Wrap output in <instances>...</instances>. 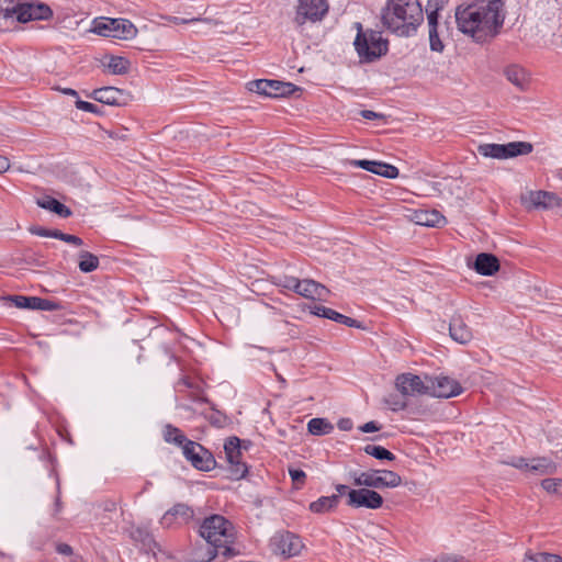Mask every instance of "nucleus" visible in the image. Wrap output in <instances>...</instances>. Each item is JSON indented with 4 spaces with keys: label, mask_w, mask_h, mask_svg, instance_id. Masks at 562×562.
Here are the masks:
<instances>
[{
    "label": "nucleus",
    "mask_w": 562,
    "mask_h": 562,
    "mask_svg": "<svg viewBox=\"0 0 562 562\" xmlns=\"http://www.w3.org/2000/svg\"><path fill=\"white\" fill-rule=\"evenodd\" d=\"M529 472L539 475L553 474L557 472V464L546 457L533 458L529 460Z\"/></svg>",
    "instance_id": "obj_27"
},
{
    "label": "nucleus",
    "mask_w": 562,
    "mask_h": 562,
    "mask_svg": "<svg viewBox=\"0 0 562 562\" xmlns=\"http://www.w3.org/2000/svg\"><path fill=\"white\" fill-rule=\"evenodd\" d=\"M415 222L424 226H441L446 223L445 216L437 210H420L415 213Z\"/></svg>",
    "instance_id": "obj_23"
},
{
    "label": "nucleus",
    "mask_w": 562,
    "mask_h": 562,
    "mask_svg": "<svg viewBox=\"0 0 562 562\" xmlns=\"http://www.w3.org/2000/svg\"><path fill=\"white\" fill-rule=\"evenodd\" d=\"M524 562H562V557L549 552H532L525 553Z\"/></svg>",
    "instance_id": "obj_34"
},
{
    "label": "nucleus",
    "mask_w": 562,
    "mask_h": 562,
    "mask_svg": "<svg viewBox=\"0 0 562 562\" xmlns=\"http://www.w3.org/2000/svg\"><path fill=\"white\" fill-rule=\"evenodd\" d=\"M355 27L357 35L353 45L361 61L372 63L386 55L389 42L382 37L380 31L364 30L360 22H356Z\"/></svg>",
    "instance_id": "obj_4"
},
{
    "label": "nucleus",
    "mask_w": 562,
    "mask_h": 562,
    "mask_svg": "<svg viewBox=\"0 0 562 562\" xmlns=\"http://www.w3.org/2000/svg\"><path fill=\"white\" fill-rule=\"evenodd\" d=\"M312 313L316 316L331 319L336 323L344 324L348 327H356V328L361 327L360 323L357 319H353L351 317L342 315V314L336 312L335 310H331V308L323 306V305H315Z\"/></svg>",
    "instance_id": "obj_21"
},
{
    "label": "nucleus",
    "mask_w": 562,
    "mask_h": 562,
    "mask_svg": "<svg viewBox=\"0 0 562 562\" xmlns=\"http://www.w3.org/2000/svg\"><path fill=\"white\" fill-rule=\"evenodd\" d=\"M37 299L38 296L10 295L5 300L18 308L37 310Z\"/></svg>",
    "instance_id": "obj_35"
},
{
    "label": "nucleus",
    "mask_w": 562,
    "mask_h": 562,
    "mask_svg": "<svg viewBox=\"0 0 562 562\" xmlns=\"http://www.w3.org/2000/svg\"><path fill=\"white\" fill-rule=\"evenodd\" d=\"M56 551L63 555H71L74 553L72 548L67 543H58Z\"/></svg>",
    "instance_id": "obj_51"
},
{
    "label": "nucleus",
    "mask_w": 562,
    "mask_h": 562,
    "mask_svg": "<svg viewBox=\"0 0 562 562\" xmlns=\"http://www.w3.org/2000/svg\"><path fill=\"white\" fill-rule=\"evenodd\" d=\"M186 386V387H193V383L190 381V379L188 376H182L179 381H178V386Z\"/></svg>",
    "instance_id": "obj_56"
},
{
    "label": "nucleus",
    "mask_w": 562,
    "mask_h": 562,
    "mask_svg": "<svg viewBox=\"0 0 562 562\" xmlns=\"http://www.w3.org/2000/svg\"><path fill=\"white\" fill-rule=\"evenodd\" d=\"M362 432H373L380 430V426L375 422H368L360 427Z\"/></svg>",
    "instance_id": "obj_52"
},
{
    "label": "nucleus",
    "mask_w": 562,
    "mask_h": 562,
    "mask_svg": "<svg viewBox=\"0 0 562 562\" xmlns=\"http://www.w3.org/2000/svg\"><path fill=\"white\" fill-rule=\"evenodd\" d=\"M435 562H465L463 558H442L439 560H436Z\"/></svg>",
    "instance_id": "obj_58"
},
{
    "label": "nucleus",
    "mask_w": 562,
    "mask_h": 562,
    "mask_svg": "<svg viewBox=\"0 0 562 562\" xmlns=\"http://www.w3.org/2000/svg\"><path fill=\"white\" fill-rule=\"evenodd\" d=\"M60 304L58 302L47 300V299H37V310L38 311H58L60 310Z\"/></svg>",
    "instance_id": "obj_43"
},
{
    "label": "nucleus",
    "mask_w": 562,
    "mask_h": 562,
    "mask_svg": "<svg viewBox=\"0 0 562 562\" xmlns=\"http://www.w3.org/2000/svg\"><path fill=\"white\" fill-rule=\"evenodd\" d=\"M131 63L121 56L111 57L108 68L114 75H124L130 70Z\"/></svg>",
    "instance_id": "obj_36"
},
{
    "label": "nucleus",
    "mask_w": 562,
    "mask_h": 562,
    "mask_svg": "<svg viewBox=\"0 0 562 562\" xmlns=\"http://www.w3.org/2000/svg\"><path fill=\"white\" fill-rule=\"evenodd\" d=\"M339 495L322 496L310 504V509L316 514L327 513L338 506Z\"/></svg>",
    "instance_id": "obj_30"
},
{
    "label": "nucleus",
    "mask_w": 562,
    "mask_h": 562,
    "mask_svg": "<svg viewBox=\"0 0 562 562\" xmlns=\"http://www.w3.org/2000/svg\"><path fill=\"white\" fill-rule=\"evenodd\" d=\"M32 12L34 20H47L53 15L52 9L43 3L33 4L32 3Z\"/></svg>",
    "instance_id": "obj_40"
},
{
    "label": "nucleus",
    "mask_w": 562,
    "mask_h": 562,
    "mask_svg": "<svg viewBox=\"0 0 562 562\" xmlns=\"http://www.w3.org/2000/svg\"><path fill=\"white\" fill-rule=\"evenodd\" d=\"M426 12H427V20H428V29L429 30L438 29V12L439 11L426 8Z\"/></svg>",
    "instance_id": "obj_49"
},
{
    "label": "nucleus",
    "mask_w": 562,
    "mask_h": 562,
    "mask_svg": "<svg viewBox=\"0 0 562 562\" xmlns=\"http://www.w3.org/2000/svg\"><path fill=\"white\" fill-rule=\"evenodd\" d=\"M60 91L64 93V94H67V95H71V97H76L78 98V92L71 88H64V89H60Z\"/></svg>",
    "instance_id": "obj_59"
},
{
    "label": "nucleus",
    "mask_w": 562,
    "mask_h": 562,
    "mask_svg": "<svg viewBox=\"0 0 562 562\" xmlns=\"http://www.w3.org/2000/svg\"><path fill=\"white\" fill-rule=\"evenodd\" d=\"M363 450L378 460L393 461L395 459V456L382 446L367 445Z\"/></svg>",
    "instance_id": "obj_37"
},
{
    "label": "nucleus",
    "mask_w": 562,
    "mask_h": 562,
    "mask_svg": "<svg viewBox=\"0 0 562 562\" xmlns=\"http://www.w3.org/2000/svg\"><path fill=\"white\" fill-rule=\"evenodd\" d=\"M447 2L448 0H428L426 8L440 11L445 8Z\"/></svg>",
    "instance_id": "obj_50"
},
{
    "label": "nucleus",
    "mask_w": 562,
    "mask_h": 562,
    "mask_svg": "<svg viewBox=\"0 0 562 562\" xmlns=\"http://www.w3.org/2000/svg\"><path fill=\"white\" fill-rule=\"evenodd\" d=\"M429 44L432 52L441 53L443 50V44L439 38L438 29L429 30Z\"/></svg>",
    "instance_id": "obj_41"
},
{
    "label": "nucleus",
    "mask_w": 562,
    "mask_h": 562,
    "mask_svg": "<svg viewBox=\"0 0 562 562\" xmlns=\"http://www.w3.org/2000/svg\"><path fill=\"white\" fill-rule=\"evenodd\" d=\"M300 279L295 277L282 276L274 278V284L278 286L296 292Z\"/></svg>",
    "instance_id": "obj_39"
},
{
    "label": "nucleus",
    "mask_w": 562,
    "mask_h": 562,
    "mask_svg": "<svg viewBox=\"0 0 562 562\" xmlns=\"http://www.w3.org/2000/svg\"><path fill=\"white\" fill-rule=\"evenodd\" d=\"M182 453L200 471L207 472L215 468L216 461L213 454L195 441L188 442L183 447Z\"/></svg>",
    "instance_id": "obj_11"
},
{
    "label": "nucleus",
    "mask_w": 562,
    "mask_h": 562,
    "mask_svg": "<svg viewBox=\"0 0 562 562\" xmlns=\"http://www.w3.org/2000/svg\"><path fill=\"white\" fill-rule=\"evenodd\" d=\"M175 22H176V23H179V22H181V23H187L188 21H187V20H180V19H178V18H175Z\"/></svg>",
    "instance_id": "obj_63"
},
{
    "label": "nucleus",
    "mask_w": 562,
    "mask_h": 562,
    "mask_svg": "<svg viewBox=\"0 0 562 562\" xmlns=\"http://www.w3.org/2000/svg\"><path fill=\"white\" fill-rule=\"evenodd\" d=\"M194 517V510L187 504L178 503L168 509L160 519L162 528H177L189 524Z\"/></svg>",
    "instance_id": "obj_16"
},
{
    "label": "nucleus",
    "mask_w": 562,
    "mask_h": 562,
    "mask_svg": "<svg viewBox=\"0 0 562 562\" xmlns=\"http://www.w3.org/2000/svg\"><path fill=\"white\" fill-rule=\"evenodd\" d=\"M270 547L273 553L292 558L301 553L304 544L297 535L290 531H280L271 538Z\"/></svg>",
    "instance_id": "obj_10"
},
{
    "label": "nucleus",
    "mask_w": 562,
    "mask_h": 562,
    "mask_svg": "<svg viewBox=\"0 0 562 562\" xmlns=\"http://www.w3.org/2000/svg\"><path fill=\"white\" fill-rule=\"evenodd\" d=\"M473 268L479 274L493 276L499 270V261L492 254L481 252L476 256Z\"/></svg>",
    "instance_id": "obj_20"
},
{
    "label": "nucleus",
    "mask_w": 562,
    "mask_h": 562,
    "mask_svg": "<svg viewBox=\"0 0 562 562\" xmlns=\"http://www.w3.org/2000/svg\"><path fill=\"white\" fill-rule=\"evenodd\" d=\"M91 31L103 37L132 40L137 34L136 26L125 19L99 18L93 21Z\"/></svg>",
    "instance_id": "obj_5"
},
{
    "label": "nucleus",
    "mask_w": 562,
    "mask_h": 562,
    "mask_svg": "<svg viewBox=\"0 0 562 562\" xmlns=\"http://www.w3.org/2000/svg\"><path fill=\"white\" fill-rule=\"evenodd\" d=\"M76 108L78 110H81V111H85V112H90V113H94V114H99L100 113L99 106L97 104L90 103V102H87V101H82L80 99H78L76 101Z\"/></svg>",
    "instance_id": "obj_47"
},
{
    "label": "nucleus",
    "mask_w": 562,
    "mask_h": 562,
    "mask_svg": "<svg viewBox=\"0 0 562 562\" xmlns=\"http://www.w3.org/2000/svg\"><path fill=\"white\" fill-rule=\"evenodd\" d=\"M360 115L366 119V120H376V119H382L383 115L380 114V113H376L374 111H371V110H362L360 112Z\"/></svg>",
    "instance_id": "obj_53"
},
{
    "label": "nucleus",
    "mask_w": 562,
    "mask_h": 562,
    "mask_svg": "<svg viewBox=\"0 0 562 562\" xmlns=\"http://www.w3.org/2000/svg\"><path fill=\"white\" fill-rule=\"evenodd\" d=\"M541 486L549 494L562 495V479H544Z\"/></svg>",
    "instance_id": "obj_38"
},
{
    "label": "nucleus",
    "mask_w": 562,
    "mask_h": 562,
    "mask_svg": "<svg viewBox=\"0 0 562 562\" xmlns=\"http://www.w3.org/2000/svg\"><path fill=\"white\" fill-rule=\"evenodd\" d=\"M164 440L169 443H175L183 449V447L191 442L192 440L188 439L181 429L178 427L167 424L162 430Z\"/></svg>",
    "instance_id": "obj_28"
},
{
    "label": "nucleus",
    "mask_w": 562,
    "mask_h": 562,
    "mask_svg": "<svg viewBox=\"0 0 562 562\" xmlns=\"http://www.w3.org/2000/svg\"><path fill=\"white\" fill-rule=\"evenodd\" d=\"M10 168V161L7 157L0 156V173L5 172Z\"/></svg>",
    "instance_id": "obj_55"
},
{
    "label": "nucleus",
    "mask_w": 562,
    "mask_h": 562,
    "mask_svg": "<svg viewBox=\"0 0 562 562\" xmlns=\"http://www.w3.org/2000/svg\"><path fill=\"white\" fill-rule=\"evenodd\" d=\"M289 474L292 482L296 485V487H301L302 485H304L306 474L303 470L289 468Z\"/></svg>",
    "instance_id": "obj_42"
},
{
    "label": "nucleus",
    "mask_w": 562,
    "mask_h": 562,
    "mask_svg": "<svg viewBox=\"0 0 562 562\" xmlns=\"http://www.w3.org/2000/svg\"><path fill=\"white\" fill-rule=\"evenodd\" d=\"M353 485L369 488H393L402 484V477L391 470L353 472Z\"/></svg>",
    "instance_id": "obj_6"
},
{
    "label": "nucleus",
    "mask_w": 562,
    "mask_h": 562,
    "mask_svg": "<svg viewBox=\"0 0 562 562\" xmlns=\"http://www.w3.org/2000/svg\"><path fill=\"white\" fill-rule=\"evenodd\" d=\"M424 21L418 0H387L381 12L385 29L398 36H412Z\"/></svg>",
    "instance_id": "obj_3"
},
{
    "label": "nucleus",
    "mask_w": 562,
    "mask_h": 562,
    "mask_svg": "<svg viewBox=\"0 0 562 562\" xmlns=\"http://www.w3.org/2000/svg\"><path fill=\"white\" fill-rule=\"evenodd\" d=\"M307 430L314 436H324L330 434L334 426L325 418H312L307 423Z\"/></svg>",
    "instance_id": "obj_31"
},
{
    "label": "nucleus",
    "mask_w": 562,
    "mask_h": 562,
    "mask_svg": "<svg viewBox=\"0 0 562 562\" xmlns=\"http://www.w3.org/2000/svg\"><path fill=\"white\" fill-rule=\"evenodd\" d=\"M88 97L108 105L119 106L125 104L128 99L126 92L114 87L94 89Z\"/></svg>",
    "instance_id": "obj_17"
},
{
    "label": "nucleus",
    "mask_w": 562,
    "mask_h": 562,
    "mask_svg": "<svg viewBox=\"0 0 562 562\" xmlns=\"http://www.w3.org/2000/svg\"><path fill=\"white\" fill-rule=\"evenodd\" d=\"M249 87L250 91L270 98H280L291 95L297 88L290 83L279 80L259 79L251 81Z\"/></svg>",
    "instance_id": "obj_12"
},
{
    "label": "nucleus",
    "mask_w": 562,
    "mask_h": 562,
    "mask_svg": "<svg viewBox=\"0 0 562 562\" xmlns=\"http://www.w3.org/2000/svg\"><path fill=\"white\" fill-rule=\"evenodd\" d=\"M505 21L502 0H474L456 9L458 30L476 43L496 37Z\"/></svg>",
    "instance_id": "obj_1"
},
{
    "label": "nucleus",
    "mask_w": 562,
    "mask_h": 562,
    "mask_svg": "<svg viewBox=\"0 0 562 562\" xmlns=\"http://www.w3.org/2000/svg\"><path fill=\"white\" fill-rule=\"evenodd\" d=\"M211 423L217 426H221V420L217 417L211 418Z\"/></svg>",
    "instance_id": "obj_62"
},
{
    "label": "nucleus",
    "mask_w": 562,
    "mask_h": 562,
    "mask_svg": "<svg viewBox=\"0 0 562 562\" xmlns=\"http://www.w3.org/2000/svg\"><path fill=\"white\" fill-rule=\"evenodd\" d=\"M386 405L394 412L402 411L406 407V402L396 395L385 398Z\"/></svg>",
    "instance_id": "obj_44"
},
{
    "label": "nucleus",
    "mask_w": 562,
    "mask_h": 562,
    "mask_svg": "<svg viewBox=\"0 0 562 562\" xmlns=\"http://www.w3.org/2000/svg\"><path fill=\"white\" fill-rule=\"evenodd\" d=\"M395 385L404 396L428 394L429 376L422 379L413 373H403L396 378Z\"/></svg>",
    "instance_id": "obj_14"
},
{
    "label": "nucleus",
    "mask_w": 562,
    "mask_h": 562,
    "mask_svg": "<svg viewBox=\"0 0 562 562\" xmlns=\"http://www.w3.org/2000/svg\"><path fill=\"white\" fill-rule=\"evenodd\" d=\"M16 16L21 23H26L34 20L32 12V3L12 5L10 10L5 11L4 19Z\"/></svg>",
    "instance_id": "obj_29"
},
{
    "label": "nucleus",
    "mask_w": 562,
    "mask_h": 562,
    "mask_svg": "<svg viewBox=\"0 0 562 562\" xmlns=\"http://www.w3.org/2000/svg\"><path fill=\"white\" fill-rule=\"evenodd\" d=\"M30 233L41 237H52L56 238L58 234V229H47L42 226H32L30 227Z\"/></svg>",
    "instance_id": "obj_45"
},
{
    "label": "nucleus",
    "mask_w": 562,
    "mask_h": 562,
    "mask_svg": "<svg viewBox=\"0 0 562 562\" xmlns=\"http://www.w3.org/2000/svg\"><path fill=\"white\" fill-rule=\"evenodd\" d=\"M78 266L82 272H92L99 267V258L89 251L82 250L79 252Z\"/></svg>",
    "instance_id": "obj_33"
},
{
    "label": "nucleus",
    "mask_w": 562,
    "mask_h": 562,
    "mask_svg": "<svg viewBox=\"0 0 562 562\" xmlns=\"http://www.w3.org/2000/svg\"><path fill=\"white\" fill-rule=\"evenodd\" d=\"M295 293L306 299L326 301L329 290L312 279H303L299 281Z\"/></svg>",
    "instance_id": "obj_19"
},
{
    "label": "nucleus",
    "mask_w": 562,
    "mask_h": 562,
    "mask_svg": "<svg viewBox=\"0 0 562 562\" xmlns=\"http://www.w3.org/2000/svg\"><path fill=\"white\" fill-rule=\"evenodd\" d=\"M106 510H112L113 508H111V505H108V508H105Z\"/></svg>",
    "instance_id": "obj_64"
},
{
    "label": "nucleus",
    "mask_w": 562,
    "mask_h": 562,
    "mask_svg": "<svg viewBox=\"0 0 562 562\" xmlns=\"http://www.w3.org/2000/svg\"><path fill=\"white\" fill-rule=\"evenodd\" d=\"M346 504L351 508L378 509L383 505V497L378 492L364 486L349 491Z\"/></svg>",
    "instance_id": "obj_13"
},
{
    "label": "nucleus",
    "mask_w": 562,
    "mask_h": 562,
    "mask_svg": "<svg viewBox=\"0 0 562 562\" xmlns=\"http://www.w3.org/2000/svg\"><path fill=\"white\" fill-rule=\"evenodd\" d=\"M336 491L338 492L337 495H339V497H340L341 495H345V494L348 495V492L351 490L347 485L338 484V485H336Z\"/></svg>",
    "instance_id": "obj_57"
},
{
    "label": "nucleus",
    "mask_w": 562,
    "mask_h": 562,
    "mask_svg": "<svg viewBox=\"0 0 562 562\" xmlns=\"http://www.w3.org/2000/svg\"><path fill=\"white\" fill-rule=\"evenodd\" d=\"M532 149V144L528 142H510L507 144L486 143L477 146V153L481 156L498 160L528 155Z\"/></svg>",
    "instance_id": "obj_7"
},
{
    "label": "nucleus",
    "mask_w": 562,
    "mask_h": 562,
    "mask_svg": "<svg viewBox=\"0 0 562 562\" xmlns=\"http://www.w3.org/2000/svg\"><path fill=\"white\" fill-rule=\"evenodd\" d=\"M463 391L460 383L449 376H429L428 395L449 398L458 396Z\"/></svg>",
    "instance_id": "obj_15"
},
{
    "label": "nucleus",
    "mask_w": 562,
    "mask_h": 562,
    "mask_svg": "<svg viewBox=\"0 0 562 562\" xmlns=\"http://www.w3.org/2000/svg\"><path fill=\"white\" fill-rule=\"evenodd\" d=\"M326 0H299L293 23L301 27L305 23H316L322 21L328 12Z\"/></svg>",
    "instance_id": "obj_8"
},
{
    "label": "nucleus",
    "mask_w": 562,
    "mask_h": 562,
    "mask_svg": "<svg viewBox=\"0 0 562 562\" xmlns=\"http://www.w3.org/2000/svg\"><path fill=\"white\" fill-rule=\"evenodd\" d=\"M131 537L134 541L140 542L144 548L153 551L154 548L158 547L155 539L146 528L137 527L131 531Z\"/></svg>",
    "instance_id": "obj_32"
},
{
    "label": "nucleus",
    "mask_w": 562,
    "mask_h": 562,
    "mask_svg": "<svg viewBox=\"0 0 562 562\" xmlns=\"http://www.w3.org/2000/svg\"><path fill=\"white\" fill-rule=\"evenodd\" d=\"M505 463L520 470L529 471V460L521 457L513 458L510 461H506Z\"/></svg>",
    "instance_id": "obj_48"
},
{
    "label": "nucleus",
    "mask_w": 562,
    "mask_h": 562,
    "mask_svg": "<svg viewBox=\"0 0 562 562\" xmlns=\"http://www.w3.org/2000/svg\"><path fill=\"white\" fill-rule=\"evenodd\" d=\"M505 76L508 81H510L521 91L526 90L529 86V77L527 71L517 65L508 66L505 69Z\"/></svg>",
    "instance_id": "obj_24"
},
{
    "label": "nucleus",
    "mask_w": 562,
    "mask_h": 562,
    "mask_svg": "<svg viewBox=\"0 0 562 562\" xmlns=\"http://www.w3.org/2000/svg\"><path fill=\"white\" fill-rule=\"evenodd\" d=\"M56 239L63 240L68 244H72L75 246H81L83 244L82 239L76 235H70L58 231L56 235Z\"/></svg>",
    "instance_id": "obj_46"
},
{
    "label": "nucleus",
    "mask_w": 562,
    "mask_h": 562,
    "mask_svg": "<svg viewBox=\"0 0 562 562\" xmlns=\"http://www.w3.org/2000/svg\"><path fill=\"white\" fill-rule=\"evenodd\" d=\"M10 9H11V7L2 8V7L0 5V16H3V18H4L5 11H7V10H10Z\"/></svg>",
    "instance_id": "obj_61"
},
{
    "label": "nucleus",
    "mask_w": 562,
    "mask_h": 562,
    "mask_svg": "<svg viewBox=\"0 0 562 562\" xmlns=\"http://www.w3.org/2000/svg\"><path fill=\"white\" fill-rule=\"evenodd\" d=\"M60 510H61V504H60L59 497H57L56 501H55L53 515L57 516L60 513Z\"/></svg>",
    "instance_id": "obj_60"
},
{
    "label": "nucleus",
    "mask_w": 562,
    "mask_h": 562,
    "mask_svg": "<svg viewBox=\"0 0 562 562\" xmlns=\"http://www.w3.org/2000/svg\"><path fill=\"white\" fill-rule=\"evenodd\" d=\"M337 426L340 430L348 431V430H351V428H352V422L349 418H341L338 422Z\"/></svg>",
    "instance_id": "obj_54"
},
{
    "label": "nucleus",
    "mask_w": 562,
    "mask_h": 562,
    "mask_svg": "<svg viewBox=\"0 0 562 562\" xmlns=\"http://www.w3.org/2000/svg\"><path fill=\"white\" fill-rule=\"evenodd\" d=\"M224 452L229 465L231 477L234 480L244 479L248 472V468L243 461L240 439L235 436L227 438L224 443Z\"/></svg>",
    "instance_id": "obj_9"
},
{
    "label": "nucleus",
    "mask_w": 562,
    "mask_h": 562,
    "mask_svg": "<svg viewBox=\"0 0 562 562\" xmlns=\"http://www.w3.org/2000/svg\"><path fill=\"white\" fill-rule=\"evenodd\" d=\"M450 336L460 344H467L472 338V331L460 316H453L449 324Z\"/></svg>",
    "instance_id": "obj_22"
},
{
    "label": "nucleus",
    "mask_w": 562,
    "mask_h": 562,
    "mask_svg": "<svg viewBox=\"0 0 562 562\" xmlns=\"http://www.w3.org/2000/svg\"><path fill=\"white\" fill-rule=\"evenodd\" d=\"M36 204L40 207L48 210V211L59 215L63 218H67L72 214L68 206L64 205L58 200H56L49 195H45V196L37 199Z\"/></svg>",
    "instance_id": "obj_25"
},
{
    "label": "nucleus",
    "mask_w": 562,
    "mask_h": 562,
    "mask_svg": "<svg viewBox=\"0 0 562 562\" xmlns=\"http://www.w3.org/2000/svg\"><path fill=\"white\" fill-rule=\"evenodd\" d=\"M530 202L536 207H553L559 206L561 203V199L558 198L554 193L547 191H535L529 194Z\"/></svg>",
    "instance_id": "obj_26"
},
{
    "label": "nucleus",
    "mask_w": 562,
    "mask_h": 562,
    "mask_svg": "<svg viewBox=\"0 0 562 562\" xmlns=\"http://www.w3.org/2000/svg\"><path fill=\"white\" fill-rule=\"evenodd\" d=\"M349 164L387 179H394L398 176V169L395 166L382 161L362 159L350 160Z\"/></svg>",
    "instance_id": "obj_18"
},
{
    "label": "nucleus",
    "mask_w": 562,
    "mask_h": 562,
    "mask_svg": "<svg viewBox=\"0 0 562 562\" xmlns=\"http://www.w3.org/2000/svg\"><path fill=\"white\" fill-rule=\"evenodd\" d=\"M199 532L206 541L207 548L205 551L195 548L192 552L193 562H211L218 554L224 557L236 554L232 547L235 540V528L224 516L211 515L204 518Z\"/></svg>",
    "instance_id": "obj_2"
}]
</instances>
